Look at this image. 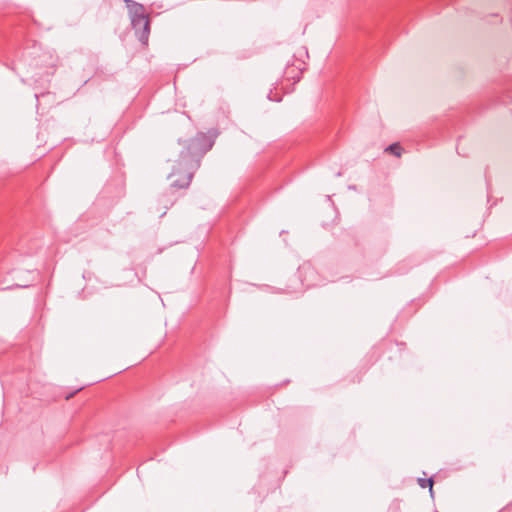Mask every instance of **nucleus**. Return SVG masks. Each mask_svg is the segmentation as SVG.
Returning <instances> with one entry per match:
<instances>
[{"label":"nucleus","instance_id":"f257e3e1","mask_svg":"<svg viewBox=\"0 0 512 512\" xmlns=\"http://www.w3.org/2000/svg\"><path fill=\"white\" fill-rule=\"evenodd\" d=\"M211 147L212 143L203 133L191 139L186 149L181 152L177 167H174L169 174L171 186L180 189L187 188L195 170L200 166V159Z\"/></svg>","mask_w":512,"mask_h":512},{"label":"nucleus","instance_id":"f03ea898","mask_svg":"<svg viewBox=\"0 0 512 512\" xmlns=\"http://www.w3.org/2000/svg\"><path fill=\"white\" fill-rule=\"evenodd\" d=\"M131 25L136 32L138 40L146 45L150 34V22L148 16H140V18H132Z\"/></svg>","mask_w":512,"mask_h":512},{"label":"nucleus","instance_id":"7ed1b4c3","mask_svg":"<svg viewBox=\"0 0 512 512\" xmlns=\"http://www.w3.org/2000/svg\"><path fill=\"white\" fill-rule=\"evenodd\" d=\"M127 7L129 9L130 18H140V16H147L145 14V10L143 5L136 3L132 0H125Z\"/></svg>","mask_w":512,"mask_h":512},{"label":"nucleus","instance_id":"20e7f679","mask_svg":"<svg viewBox=\"0 0 512 512\" xmlns=\"http://www.w3.org/2000/svg\"><path fill=\"white\" fill-rule=\"evenodd\" d=\"M402 147L399 143H393L385 148V151L395 155L396 157H400L402 155Z\"/></svg>","mask_w":512,"mask_h":512},{"label":"nucleus","instance_id":"39448f33","mask_svg":"<svg viewBox=\"0 0 512 512\" xmlns=\"http://www.w3.org/2000/svg\"><path fill=\"white\" fill-rule=\"evenodd\" d=\"M433 478H419L418 479V484L421 488H426V487H429V492L430 494L432 495L433 494Z\"/></svg>","mask_w":512,"mask_h":512}]
</instances>
